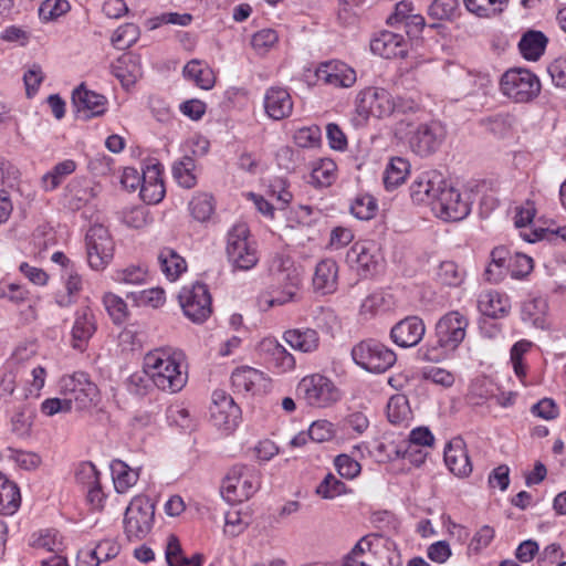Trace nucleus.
<instances>
[{"instance_id": "1", "label": "nucleus", "mask_w": 566, "mask_h": 566, "mask_svg": "<svg viewBox=\"0 0 566 566\" xmlns=\"http://www.w3.org/2000/svg\"><path fill=\"white\" fill-rule=\"evenodd\" d=\"M413 202L429 205L439 219L448 222L463 220L471 211L470 202L436 170L420 174L410 185Z\"/></svg>"}, {"instance_id": "2", "label": "nucleus", "mask_w": 566, "mask_h": 566, "mask_svg": "<svg viewBox=\"0 0 566 566\" xmlns=\"http://www.w3.org/2000/svg\"><path fill=\"white\" fill-rule=\"evenodd\" d=\"M143 369L158 389L171 394L180 391L188 380L185 355L171 347L148 352Z\"/></svg>"}, {"instance_id": "3", "label": "nucleus", "mask_w": 566, "mask_h": 566, "mask_svg": "<svg viewBox=\"0 0 566 566\" xmlns=\"http://www.w3.org/2000/svg\"><path fill=\"white\" fill-rule=\"evenodd\" d=\"M269 272L273 283L269 292L260 295L259 307L269 311L295 302L302 280L293 260L289 255L276 253L270 261Z\"/></svg>"}, {"instance_id": "4", "label": "nucleus", "mask_w": 566, "mask_h": 566, "mask_svg": "<svg viewBox=\"0 0 566 566\" xmlns=\"http://www.w3.org/2000/svg\"><path fill=\"white\" fill-rule=\"evenodd\" d=\"M412 125L405 120L397 123L395 135L401 139L407 138L410 148L419 156L426 157L433 154L446 137V128L440 122H430L418 125L408 130Z\"/></svg>"}, {"instance_id": "5", "label": "nucleus", "mask_w": 566, "mask_h": 566, "mask_svg": "<svg viewBox=\"0 0 566 566\" xmlns=\"http://www.w3.org/2000/svg\"><path fill=\"white\" fill-rule=\"evenodd\" d=\"M227 256L234 270L249 271L259 262L256 244L247 224H234L227 235Z\"/></svg>"}, {"instance_id": "6", "label": "nucleus", "mask_w": 566, "mask_h": 566, "mask_svg": "<svg viewBox=\"0 0 566 566\" xmlns=\"http://www.w3.org/2000/svg\"><path fill=\"white\" fill-rule=\"evenodd\" d=\"M260 486V476L252 467L237 464L226 474L221 495L230 504L242 503L249 500Z\"/></svg>"}, {"instance_id": "7", "label": "nucleus", "mask_w": 566, "mask_h": 566, "mask_svg": "<svg viewBox=\"0 0 566 566\" xmlns=\"http://www.w3.org/2000/svg\"><path fill=\"white\" fill-rule=\"evenodd\" d=\"M541 81L536 74L526 69H510L500 80V91L515 103H528L541 93Z\"/></svg>"}, {"instance_id": "8", "label": "nucleus", "mask_w": 566, "mask_h": 566, "mask_svg": "<svg viewBox=\"0 0 566 566\" xmlns=\"http://www.w3.org/2000/svg\"><path fill=\"white\" fill-rule=\"evenodd\" d=\"M155 504L145 495L132 499L124 514V532L129 541H140L151 531Z\"/></svg>"}, {"instance_id": "9", "label": "nucleus", "mask_w": 566, "mask_h": 566, "mask_svg": "<svg viewBox=\"0 0 566 566\" xmlns=\"http://www.w3.org/2000/svg\"><path fill=\"white\" fill-rule=\"evenodd\" d=\"M61 392L66 397L72 409L85 410L98 401L99 390L85 373H75L62 377Z\"/></svg>"}, {"instance_id": "10", "label": "nucleus", "mask_w": 566, "mask_h": 566, "mask_svg": "<svg viewBox=\"0 0 566 566\" xmlns=\"http://www.w3.org/2000/svg\"><path fill=\"white\" fill-rule=\"evenodd\" d=\"M354 361L370 373H384L390 368L397 357L396 354L375 339L361 340L352 349Z\"/></svg>"}, {"instance_id": "11", "label": "nucleus", "mask_w": 566, "mask_h": 566, "mask_svg": "<svg viewBox=\"0 0 566 566\" xmlns=\"http://www.w3.org/2000/svg\"><path fill=\"white\" fill-rule=\"evenodd\" d=\"M297 390L306 403L312 407L325 408L340 399V391L335 384L321 374L304 377L300 381Z\"/></svg>"}, {"instance_id": "12", "label": "nucleus", "mask_w": 566, "mask_h": 566, "mask_svg": "<svg viewBox=\"0 0 566 566\" xmlns=\"http://www.w3.org/2000/svg\"><path fill=\"white\" fill-rule=\"evenodd\" d=\"M86 258L88 265L101 271L112 261L114 242L107 228L102 224L90 227L85 235Z\"/></svg>"}, {"instance_id": "13", "label": "nucleus", "mask_w": 566, "mask_h": 566, "mask_svg": "<svg viewBox=\"0 0 566 566\" xmlns=\"http://www.w3.org/2000/svg\"><path fill=\"white\" fill-rule=\"evenodd\" d=\"M356 111L363 118L388 117L395 113V97L381 87H367L356 98Z\"/></svg>"}, {"instance_id": "14", "label": "nucleus", "mask_w": 566, "mask_h": 566, "mask_svg": "<svg viewBox=\"0 0 566 566\" xmlns=\"http://www.w3.org/2000/svg\"><path fill=\"white\" fill-rule=\"evenodd\" d=\"M179 303L185 315L195 323L205 322L211 314V296L202 283L184 286L179 293Z\"/></svg>"}, {"instance_id": "15", "label": "nucleus", "mask_w": 566, "mask_h": 566, "mask_svg": "<svg viewBox=\"0 0 566 566\" xmlns=\"http://www.w3.org/2000/svg\"><path fill=\"white\" fill-rule=\"evenodd\" d=\"M469 326L468 317L459 312L451 311L443 315L436 325L438 345L447 352H452L463 342Z\"/></svg>"}, {"instance_id": "16", "label": "nucleus", "mask_w": 566, "mask_h": 566, "mask_svg": "<svg viewBox=\"0 0 566 566\" xmlns=\"http://www.w3.org/2000/svg\"><path fill=\"white\" fill-rule=\"evenodd\" d=\"M210 406V419L212 423L224 431L233 430L240 419V408L233 398L224 390L217 389L212 392Z\"/></svg>"}, {"instance_id": "17", "label": "nucleus", "mask_w": 566, "mask_h": 566, "mask_svg": "<svg viewBox=\"0 0 566 566\" xmlns=\"http://www.w3.org/2000/svg\"><path fill=\"white\" fill-rule=\"evenodd\" d=\"M348 265L361 276H368L379 266L380 255L377 245L370 241L355 242L346 254Z\"/></svg>"}, {"instance_id": "18", "label": "nucleus", "mask_w": 566, "mask_h": 566, "mask_svg": "<svg viewBox=\"0 0 566 566\" xmlns=\"http://www.w3.org/2000/svg\"><path fill=\"white\" fill-rule=\"evenodd\" d=\"M76 480L86 490V500L95 511L105 506L106 494L101 483V473L92 462L81 463L76 471Z\"/></svg>"}, {"instance_id": "19", "label": "nucleus", "mask_w": 566, "mask_h": 566, "mask_svg": "<svg viewBox=\"0 0 566 566\" xmlns=\"http://www.w3.org/2000/svg\"><path fill=\"white\" fill-rule=\"evenodd\" d=\"M231 382L238 394L252 396L265 392L270 386V379L264 373L249 366L234 369L231 375Z\"/></svg>"}, {"instance_id": "20", "label": "nucleus", "mask_w": 566, "mask_h": 566, "mask_svg": "<svg viewBox=\"0 0 566 566\" xmlns=\"http://www.w3.org/2000/svg\"><path fill=\"white\" fill-rule=\"evenodd\" d=\"M426 333V326L418 316H408L398 322L390 331V337L400 347H413L420 343Z\"/></svg>"}, {"instance_id": "21", "label": "nucleus", "mask_w": 566, "mask_h": 566, "mask_svg": "<svg viewBox=\"0 0 566 566\" xmlns=\"http://www.w3.org/2000/svg\"><path fill=\"white\" fill-rule=\"evenodd\" d=\"M263 105L270 118L281 120L292 114L294 103L286 88L272 86L264 94Z\"/></svg>"}, {"instance_id": "22", "label": "nucleus", "mask_w": 566, "mask_h": 566, "mask_svg": "<svg viewBox=\"0 0 566 566\" xmlns=\"http://www.w3.org/2000/svg\"><path fill=\"white\" fill-rule=\"evenodd\" d=\"M370 50L385 59L403 57L407 53V42L401 34L381 31L370 41Z\"/></svg>"}, {"instance_id": "23", "label": "nucleus", "mask_w": 566, "mask_h": 566, "mask_svg": "<svg viewBox=\"0 0 566 566\" xmlns=\"http://www.w3.org/2000/svg\"><path fill=\"white\" fill-rule=\"evenodd\" d=\"M140 197L149 205L158 203L165 197L161 165L159 163L148 164L143 170Z\"/></svg>"}, {"instance_id": "24", "label": "nucleus", "mask_w": 566, "mask_h": 566, "mask_svg": "<svg viewBox=\"0 0 566 566\" xmlns=\"http://www.w3.org/2000/svg\"><path fill=\"white\" fill-rule=\"evenodd\" d=\"M72 102L85 118L103 115L106 112L107 99L104 95L86 90L84 85L73 91Z\"/></svg>"}, {"instance_id": "25", "label": "nucleus", "mask_w": 566, "mask_h": 566, "mask_svg": "<svg viewBox=\"0 0 566 566\" xmlns=\"http://www.w3.org/2000/svg\"><path fill=\"white\" fill-rule=\"evenodd\" d=\"M317 78L326 84L350 87L356 82V72L340 61H331L319 65Z\"/></svg>"}, {"instance_id": "26", "label": "nucleus", "mask_w": 566, "mask_h": 566, "mask_svg": "<svg viewBox=\"0 0 566 566\" xmlns=\"http://www.w3.org/2000/svg\"><path fill=\"white\" fill-rule=\"evenodd\" d=\"M95 332L96 319L92 308L88 305L81 306L74 315V324L72 327L73 347L83 350Z\"/></svg>"}, {"instance_id": "27", "label": "nucleus", "mask_w": 566, "mask_h": 566, "mask_svg": "<svg viewBox=\"0 0 566 566\" xmlns=\"http://www.w3.org/2000/svg\"><path fill=\"white\" fill-rule=\"evenodd\" d=\"M444 463L457 476H468L472 472L465 443L461 438L452 439L444 448Z\"/></svg>"}, {"instance_id": "28", "label": "nucleus", "mask_w": 566, "mask_h": 566, "mask_svg": "<svg viewBox=\"0 0 566 566\" xmlns=\"http://www.w3.org/2000/svg\"><path fill=\"white\" fill-rule=\"evenodd\" d=\"M261 350L265 354L266 360L279 374L294 370L296 361L282 344L275 338H265L261 342Z\"/></svg>"}, {"instance_id": "29", "label": "nucleus", "mask_w": 566, "mask_h": 566, "mask_svg": "<svg viewBox=\"0 0 566 566\" xmlns=\"http://www.w3.org/2000/svg\"><path fill=\"white\" fill-rule=\"evenodd\" d=\"M112 72L124 87L135 85L143 76L140 56L130 52L123 54L113 63Z\"/></svg>"}, {"instance_id": "30", "label": "nucleus", "mask_w": 566, "mask_h": 566, "mask_svg": "<svg viewBox=\"0 0 566 566\" xmlns=\"http://www.w3.org/2000/svg\"><path fill=\"white\" fill-rule=\"evenodd\" d=\"M283 339L294 350L311 354L319 348L321 338L316 329L310 327H296L286 329Z\"/></svg>"}, {"instance_id": "31", "label": "nucleus", "mask_w": 566, "mask_h": 566, "mask_svg": "<svg viewBox=\"0 0 566 566\" xmlns=\"http://www.w3.org/2000/svg\"><path fill=\"white\" fill-rule=\"evenodd\" d=\"M114 489L118 494L127 493L139 480V468H132L119 459L109 464Z\"/></svg>"}, {"instance_id": "32", "label": "nucleus", "mask_w": 566, "mask_h": 566, "mask_svg": "<svg viewBox=\"0 0 566 566\" xmlns=\"http://www.w3.org/2000/svg\"><path fill=\"white\" fill-rule=\"evenodd\" d=\"M337 277V263L332 259H324L315 268L313 277L314 289L323 294L332 293L336 290Z\"/></svg>"}, {"instance_id": "33", "label": "nucleus", "mask_w": 566, "mask_h": 566, "mask_svg": "<svg viewBox=\"0 0 566 566\" xmlns=\"http://www.w3.org/2000/svg\"><path fill=\"white\" fill-rule=\"evenodd\" d=\"M96 193L86 180L74 179L65 190V205L69 209L76 211L90 203Z\"/></svg>"}, {"instance_id": "34", "label": "nucleus", "mask_w": 566, "mask_h": 566, "mask_svg": "<svg viewBox=\"0 0 566 566\" xmlns=\"http://www.w3.org/2000/svg\"><path fill=\"white\" fill-rule=\"evenodd\" d=\"M480 311L490 317L505 316L511 310L510 298L497 291H489L481 294L479 300Z\"/></svg>"}, {"instance_id": "35", "label": "nucleus", "mask_w": 566, "mask_h": 566, "mask_svg": "<svg viewBox=\"0 0 566 566\" xmlns=\"http://www.w3.org/2000/svg\"><path fill=\"white\" fill-rule=\"evenodd\" d=\"M184 75L202 90H211L216 83L212 69L202 61L191 60L184 67Z\"/></svg>"}, {"instance_id": "36", "label": "nucleus", "mask_w": 566, "mask_h": 566, "mask_svg": "<svg viewBox=\"0 0 566 566\" xmlns=\"http://www.w3.org/2000/svg\"><path fill=\"white\" fill-rule=\"evenodd\" d=\"M158 262L161 272L171 282L176 281L187 270L186 260L170 248L160 250Z\"/></svg>"}, {"instance_id": "37", "label": "nucleus", "mask_w": 566, "mask_h": 566, "mask_svg": "<svg viewBox=\"0 0 566 566\" xmlns=\"http://www.w3.org/2000/svg\"><path fill=\"white\" fill-rule=\"evenodd\" d=\"M547 38L541 31H527L518 43L522 56L528 61H537L544 53Z\"/></svg>"}, {"instance_id": "38", "label": "nucleus", "mask_w": 566, "mask_h": 566, "mask_svg": "<svg viewBox=\"0 0 566 566\" xmlns=\"http://www.w3.org/2000/svg\"><path fill=\"white\" fill-rule=\"evenodd\" d=\"M547 307L546 300L541 296L528 298L522 305V319L535 327L544 328L546 326Z\"/></svg>"}, {"instance_id": "39", "label": "nucleus", "mask_w": 566, "mask_h": 566, "mask_svg": "<svg viewBox=\"0 0 566 566\" xmlns=\"http://www.w3.org/2000/svg\"><path fill=\"white\" fill-rule=\"evenodd\" d=\"M18 486L0 472V514L11 515L20 506Z\"/></svg>"}, {"instance_id": "40", "label": "nucleus", "mask_w": 566, "mask_h": 566, "mask_svg": "<svg viewBox=\"0 0 566 566\" xmlns=\"http://www.w3.org/2000/svg\"><path fill=\"white\" fill-rule=\"evenodd\" d=\"M29 545L35 549H42L54 554L62 551L63 542L56 530L44 528L31 534Z\"/></svg>"}, {"instance_id": "41", "label": "nucleus", "mask_w": 566, "mask_h": 566, "mask_svg": "<svg viewBox=\"0 0 566 566\" xmlns=\"http://www.w3.org/2000/svg\"><path fill=\"white\" fill-rule=\"evenodd\" d=\"M510 256L512 255L505 247H496L492 250L491 262L484 273L489 282L497 283L505 276Z\"/></svg>"}, {"instance_id": "42", "label": "nucleus", "mask_w": 566, "mask_h": 566, "mask_svg": "<svg viewBox=\"0 0 566 566\" xmlns=\"http://www.w3.org/2000/svg\"><path fill=\"white\" fill-rule=\"evenodd\" d=\"M76 169V163L72 159H65L56 164L50 171H48L41 179L42 187L45 191L56 189L64 179L73 174Z\"/></svg>"}, {"instance_id": "43", "label": "nucleus", "mask_w": 566, "mask_h": 566, "mask_svg": "<svg viewBox=\"0 0 566 566\" xmlns=\"http://www.w3.org/2000/svg\"><path fill=\"white\" fill-rule=\"evenodd\" d=\"M451 66L453 67V71H450V73H454L457 75L459 86L465 95L476 93L488 82V77L481 73L472 72L457 65Z\"/></svg>"}, {"instance_id": "44", "label": "nucleus", "mask_w": 566, "mask_h": 566, "mask_svg": "<svg viewBox=\"0 0 566 566\" xmlns=\"http://www.w3.org/2000/svg\"><path fill=\"white\" fill-rule=\"evenodd\" d=\"M409 163L401 158H392L384 172V184L386 189L391 190L401 185L409 174Z\"/></svg>"}, {"instance_id": "45", "label": "nucleus", "mask_w": 566, "mask_h": 566, "mask_svg": "<svg viewBox=\"0 0 566 566\" xmlns=\"http://www.w3.org/2000/svg\"><path fill=\"white\" fill-rule=\"evenodd\" d=\"M214 199L207 192L196 193L189 202L191 216L200 222L209 220L214 212Z\"/></svg>"}, {"instance_id": "46", "label": "nucleus", "mask_w": 566, "mask_h": 566, "mask_svg": "<svg viewBox=\"0 0 566 566\" xmlns=\"http://www.w3.org/2000/svg\"><path fill=\"white\" fill-rule=\"evenodd\" d=\"M195 167V160L189 156H185L174 164L172 176L181 187L190 189L196 186Z\"/></svg>"}, {"instance_id": "47", "label": "nucleus", "mask_w": 566, "mask_h": 566, "mask_svg": "<svg viewBox=\"0 0 566 566\" xmlns=\"http://www.w3.org/2000/svg\"><path fill=\"white\" fill-rule=\"evenodd\" d=\"M509 0H463L465 8L481 18L501 13Z\"/></svg>"}, {"instance_id": "48", "label": "nucleus", "mask_w": 566, "mask_h": 566, "mask_svg": "<svg viewBox=\"0 0 566 566\" xmlns=\"http://www.w3.org/2000/svg\"><path fill=\"white\" fill-rule=\"evenodd\" d=\"M147 279L148 270L144 265H128L113 274V280L119 284L142 285L147 283Z\"/></svg>"}, {"instance_id": "49", "label": "nucleus", "mask_w": 566, "mask_h": 566, "mask_svg": "<svg viewBox=\"0 0 566 566\" xmlns=\"http://www.w3.org/2000/svg\"><path fill=\"white\" fill-rule=\"evenodd\" d=\"M127 297L133 300L137 306H150L153 308L161 306L166 301L165 291L160 287L130 292Z\"/></svg>"}, {"instance_id": "50", "label": "nucleus", "mask_w": 566, "mask_h": 566, "mask_svg": "<svg viewBox=\"0 0 566 566\" xmlns=\"http://www.w3.org/2000/svg\"><path fill=\"white\" fill-rule=\"evenodd\" d=\"M103 304L106 312L115 324H122L128 316V308L125 301L114 293H105Z\"/></svg>"}, {"instance_id": "51", "label": "nucleus", "mask_w": 566, "mask_h": 566, "mask_svg": "<svg viewBox=\"0 0 566 566\" xmlns=\"http://www.w3.org/2000/svg\"><path fill=\"white\" fill-rule=\"evenodd\" d=\"M378 206L370 195L357 196L350 205V212L360 220H370L376 216Z\"/></svg>"}, {"instance_id": "52", "label": "nucleus", "mask_w": 566, "mask_h": 566, "mask_svg": "<svg viewBox=\"0 0 566 566\" xmlns=\"http://www.w3.org/2000/svg\"><path fill=\"white\" fill-rule=\"evenodd\" d=\"M336 175V165L331 159H322L319 163L313 168L311 174V180L313 184L319 187L329 186Z\"/></svg>"}, {"instance_id": "53", "label": "nucleus", "mask_w": 566, "mask_h": 566, "mask_svg": "<svg viewBox=\"0 0 566 566\" xmlns=\"http://www.w3.org/2000/svg\"><path fill=\"white\" fill-rule=\"evenodd\" d=\"M345 493H347L346 484L332 473L326 474L316 488V494L327 500H333Z\"/></svg>"}, {"instance_id": "54", "label": "nucleus", "mask_w": 566, "mask_h": 566, "mask_svg": "<svg viewBox=\"0 0 566 566\" xmlns=\"http://www.w3.org/2000/svg\"><path fill=\"white\" fill-rule=\"evenodd\" d=\"M464 273L452 261L441 262L438 271L437 279L440 283L448 286H458L463 281Z\"/></svg>"}, {"instance_id": "55", "label": "nucleus", "mask_w": 566, "mask_h": 566, "mask_svg": "<svg viewBox=\"0 0 566 566\" xmlns=\"http://www.w3.org/2000/svg\"><path fill=\"white\" fill-rule=\"evenodd\" d=\"M410 408L408 400L402 395L392 396L387 403V416L391 423H400L408 419Z\"/></svg>"}, {"instance_id": "56", "label": "nucleus", "mask_w": 566, "mask_h": 566, "mask_svg": "<svg viewBox=\"0 0 566 566\" xmlns=\"http://www.w3.org/2000/svg\"><path fill=\"white\" fill-rule=\"evenodd\" d=\"M138 39V28L133 23H126L119 27L112 36V43L115 48L124 50L134 44Z\"/></svg>"}, {"instance_id": "57", "label": "nucleus", "mask_w": 566, "mask_h": 566, "mask_svg": "<svg viewBox=\"0 0 566 566\" xmlns=\"http://www.w3.org/2000/svg\"><path fill=\"white\" fill-rule=\"evenodd\" d=\"M533 270V260L524 253H515L510 256L507 263V273L512 277L520 279L528 275Z\"/></svg>"}, {"instance_id": "58", "label": "nucleus", "mask_w": 566, "mask_h": 566, "mask_svg": "<svg viewBox=\"0 0 566 566\" xmlns=\"http://www.w3.org/2000/svg\"><path fill=\"white\" fill-rule=\"evenodd\" d=\"M279 35L273 29H263L253 34L251 45L258 54L266 53L275 45Z\"/></svg>"}, {"instance_id": "59", "label": "nucleus", "mask_w": 566, "mask_h": 566, "mask_svg": "<svg viewBox=\"0 0 566 566\" xmlns=\"http://www.w3.org/2000/svg\"><path fill=\"white\" fill-rule=\"evenodd\" d=\"M67 0H45L41 3L39 14L42 20H54L70 10Z\"/></svg>"}, {"instance_id": "60", "label": "nucleus", "mask_w": 566, "mask_h": 566, "mask_svg": "<svg viewBox=\"0 0 566 566\" xmlns=\"http://www.w3.org/2000/svg\"><path fill=\"white\" fill-rule=\"evenodd\" d=\"M8 458L14 461L21 469L35 470L41 464V457L34 452L8 449Z\"/></svg>"}, {"instance_id": "61", "label": "nucleus", "mask_w": 566, "mask_h": 566, "mask_svg": "<svg viewBox=\"0 0 566 566\" xmlns=\"http://www.w3.org/2000/svg\"><path fill=\"white\" fill-rule=\"evenodd\" d=\"M319 140L321 130L317 126L302 127L294 134V143L302 148L315 147Z\"/></svg>"}, {"instance_id": "62", "label": "nucleus", "mask_w": 566, "mask_h": 566, "mask_svg": "<svg viewBox=\"0 0 566 566\" xmlns=\"http://www.w3.org/2000/svg\"><path fill=\"white\" fill-rule=\"evenodd\" d=\"M308 432L312 441L321 443L329 441L335 434V429L332 422L317 420L310 426Z\"/></svg>"}, {"instance_id": "63", "label": "nucleus", "mask_w": 566, "mask_h": 566, "mask_svg": "<svg viewBox=\"0 0 566 566\" xmlns=\"http://www.w3.org/2000/svg\"><path fill=\"white\" fill-rule=\"evenodd\" d=\"M123 222L130 228L140 229L148 224V212L144 207H134L123 211Z\"/></svg>"}, {"instance_id": "64", "label": "nucleus", "mask_w": 566, "mask_h": 566, "mask_svg": "<svg viewBox=\"0 0 566 566\" xmlns=\"http://www.w3.org/2000/svg\"><path fill=\"white\" fill-rule=\"evenodd\" d=\"M422 377L426 380H430L433 384L441 385L443 387H450L454 382V376L447 369L430 366L422 370Z\"/></svg>"}]
</instances>
